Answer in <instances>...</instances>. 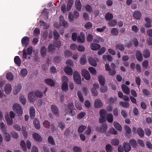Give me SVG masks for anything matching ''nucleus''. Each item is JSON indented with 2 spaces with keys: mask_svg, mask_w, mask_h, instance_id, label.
<instances>
[{
  "mask_svg": "<svg viewBox=\"0 0 152 152\" xmlns=\"http://www.w3.org/2000/svg\"><path fill=\"white\" fill-rule=\"evenodd\" d=\"M74 107L73 104H69L66 108L65 111L66 113L71 116H74L75 114L74 111H73Z\"/></svg>",
  "mask_w": 152,
  "mask_h": 152,
  "instance_id": "nucleus-1",
  "label": "nucleus"
},
{
  "mask_svg": "<svg viewBox=\"0 0 152 152\" xmlns=\"http://www.w3.org/2000/svg\"><path fill=\"white\" fill-rule=\"evenodd\" d=\"M107 113L106 111L104 109H101L99 111L100 117L99 121L100 123H102L106 121L105 115Z\"/></svg>",
  "mask_w": 152,
  "mask_h": 152,
  "instance_id": "nucleus-2",
  "label": "nucleus"
},
{
  "mask_svg": "<svg viewBox=\"0 0 152 152\" xmlns=\"http://www.w3.org/2000/svg\"><path fill=\"white\" fill-rule=\"evenodd\" d=\"M74 79L75 82L77 84H80L81 81L80 74L77 71L74 72L73 74Z\"/></svg>",
  "mask_w": 152,
  "mask_h": 152,
  "instance_id": "nucleus-3",
  "label": "nucleus"
},
{
  "mask_svg": "<svg viewBox=\"0 0 152 152\" xmlns=\"http://www.w3.org/2000/svg\"><path fill=\"white\" fill-rule=\"evenodd\" d=\"M81 74L82 76L87 80H90L91 77L88 71L85 69H83L81 71Z\"/></svg>",
  "mask_w": 152,
  "mask_h": 152,
  "instance_id": "nucleus-4",
  "label": "nucleus"
},
{
  "mask_svg": "<svg viewBox=\"0 0 152 152\" xmlns=\"http://www.w3.org/2000/svg\"><path fill=\"white\" fill-rule=\"evenodd\" d=\"M32 51L33 48L31 46H30L28 48L27 51L24 50H23V57L24 58H26V54L30 55L32 53Z\"/></svg>",
  "mask_w": 152,
  "mask_h": 152,
  "instance_id": "nucleus-5",
  "label": "nucleus"
},
{
  "mask_svg": "<svg viewBox=\"0 0 152 152\" xmlns=\"http://www.w3.org/2000/svg\"><path fill=\"white\" fill-rule=\"evenodd\" d=\"M99 85L97 83H94L93 84V87L91 89V91L94 96H96L98 95L97 89H98Z\"/></svg>",
  "mask_w": 152,
  "mask_h": 152,
  "instance_id": "nucleus-6",
  "label": "nucleus"
},
{
  "mask_svg": "<svg viewBox=\"0 0 152 152\" xmlns=\"http://www.w3.org/2000/svg\"><path fill=\"white\" fill-rule=\"evenodd\" d=\"M91 49L94 50H97L101 47V45L98 44L91 43L90 45Z\"/></svg>",
  "mask_w": 152,
  "mask_h": 152,
  "instance_id": "nucleus-7",
  "label": "nucleus"
},
{
  "mask_svg": "<svg viewBox=\"0 0 152 152\" xmlns=\"http://www.w3.org/2000/svg\"><path fill=\"white\" fill-rule=\"evenodd\" d=\"M45 83L47 85L51 86H55V83L52 79L50 78L46 79L45 80Z\"/></svg>",
  "mask_w": 152,
  "mask_h": 152,
  "instance_id": "nucleus-8",
  "label": "nucleus"
},
{
  "mask_svg": "<svg viewBox=\"0 0 152 152\" xmlns=\"http://www.w3.org/2000/svg\"><path fill=\"white\" fill-rule=\"evenodd\" d=\"M29 39L28 37H23L21 40V43L22 45L25 46H26L29 43Z\"/></svg>",
  "mask_w": 152,
  "mask_h": 152,
  "instance_id": "nucleus-9",
  "label": "nucleus"
},
{
  "mask_svg": "<svg viewBox=\"0 0 152 152\" xmlns=\"http://www.w3.org/2000/svg\"><path fill=\"white\" fill-rule=\"evenodd\" d=\"M136 55L137 60L139 61H141L142 60L143 57L141 51L139 50H137Z\"/></svg>",
  "mask_w": 152,
  "mask_h": 152,
  "instance_id": "nucleus-10",
  "label": "nucleus"
},
{
  "mask_svg": "<svg viewBox=\"0 0 152 152\" xmlns=\"http://www.w3.org/2000/svg\"><path fill=\"white\" fill-rule=\"evenodd\" d=\"M103 105V104L101 101L99 99H96L94 103V106L96 108H99L101 107Z\"/></svg>",
  "mask_w": 152,
  "mask_h": 152,
  "instance_id": "nucleus-11",
  "label": "nucleus"
},
{
  "mask_svg": "<svg viewBox=\"0 0 152 152\" xmlns=\"http://www.w3.org/2000/svg\"><path fill=\"white\" fill-rule=\"evenodd\" d=\"M5 92L7 94H8L10 93L12 89L11 85L10 84H7L4 88Z\"/></svg>",
  "mask_w": 152,
  "mask_h": 152,
  "instance_id": "nucleus-12",
  "label": "nucleus"
},
{
  "mask_svg": "<svg viewBox=\"0 0 152 152\" xmlns=\"http://www.w3.org/2000/svg\"><path fill=\"white\" fill-rule=\"evenodd\" d=\"M51 109L52 112L56 116H58L59 114V111L57 107L55 105H53L51 107Z\"/></svg>",
  "mask_w": 152,
  "mask_h": 152,
  "instance_id": "nucleus-13",
  "label": "nucleus"
},
{
  "mask_svg": "<svg viewBox=\"0 0 152 152\" xmlns=\"http://www.w3.org/2000/svg\"><path fill=\"white\" fill-rule=\"evenodd\" d=\"M34 126L36 129H39L40 128L39 121L37 119H35L33 121Z\"/></svg>",
  "mask_w": 152,
  "mask_h": 152,
  "instance_id": "nucleus-14",
  "label": "nucleus"
},
{
  "mask_svg": "<svg viewBox=\"0 0 152 152\" xmlns=\"http://www.w3.org/2000/svg\"><path fill=\"white\" fill-rule=\"evenodd\" d=\"M29 114L31 118L33 119L35 115V111L34 107H32L30 108Z\"/></svg>",
  "mask_w": 152,
  "mask_h": 152,
  "instance_id": "nucleus-15",
  "label": "nucleus"
},
{
  "mask_svg": "<svg viewBox=\"0 0 152 152\" xmlns=\"http://www.w3.org/2000/svg\"><path fill=\"white\" fill-rule=\"evenodd\" d=\"M77 40L78 42L82 43L84 42L85 41V36L83 33H81L80 36H79L77 38Z\"/></svg>",
  "mask_w": 152,
  "mask_h": 152,
  "instance_id": "nucleus-16",
  "label": "nucleus"
},
{
  "mask_svg": "<svg viewBox=\"0 0 152 152\" xmlns=\"http://www.w3.org/2000/svg\"><path fill=\"white\" fill-rule=\"evenodd\" d=\"M60 23L61 25L64 26H66L68 25V23L64 20V18L62 16H61L59 18Z\"/></svg>",
  "mask_w": 152,
  "mask_h": 152,
  "instance_id": "nucleus-17",
  "label": "nucleus"
},
{
  "mask_svg": "<svg viewBox=\"0 0 152 152\" xmlns=\"http://www.w3.org/2000/svg\"><path fill=\"white\" fill-rule=\"evenodd\" d=\"M64 71L68 75H72V68L70 67H65L64 69Z\"/></svg>",
  "mask_w": 152,
  "mask_h": 152,
  "instance_id": "nucleus-18",
  "label": "nucleus"
},
{
  "mask_svg": "<svg viewBox=\"0 0 152 152\" xmlns=\"http://www.w3.org/2000/svg\"><path fill=\"white\" fill-rule=\"evenodd\" d=\"M122 88L124 92L127 94H128L130 93V89L125 85L122 86Z\"/></svg>",
  "mask_w": 152,
  "mask_h": 152,
  "instance_id": "nucleus-19",
  "label": "nucleus"
},
{
  "mask_svg": "<svg viewBox=\"0 0 152 152\" xmlns=\"http://www.w3.org/2000/svg\"><path fill=\"white\" fill-rule=\"evenodd\" d=\"M123 147L125 152L129 151L131 149V146L128 143H124L123 145Z\"/></svg>",
  "mask_w": 152,
  "mask_h": 152,
  "instance_id": "nucleus-20",
  "label": "nucleus"
},
{
  "mask_svg": "<svg viewBox=\"0 0 152 152\" xmlns=\"http://www.w3.org/2000/svg\"><path fill=\"white\" fill-rule=\"evenodd\" d=\"M113 124L114 127L117 130L119 131H121L122 130V126L117 121H114Z\"/></svg>",
  "mask_w": 152,
  "mask_h": 152,
  "instance_id": "nucleus-21",
  "label": "nucleus"
},
{
  "mask_svg": "<svg viewBox=\"0 0 152 152\" xmlns=\"http://www.w3.org/2000/svg\"><path fill=\"white\" fill-rule=\"evenodd\" d=\"M150 51L148 49L144 50L143 51V56L145 58H147L150 57Z\"/></svg>",
  "mask_w": 152,
  "mask_h": 152,
  "instance_id": "nucleus-22",
  "label": "nucleus"
},
{
  "mask_svg": "<svg viewBox=\"0 0 152 152\" xmlns=\"http://www.w3.org/2000/svg\"><path fill=\"white\" fill-rule=\"evenodd\" d=\"M33 138L37 141H40L41 138L39 134L37 133H34L32 134Z\"/></svg>",
  "mask_w": 152,
  "mask_h": 152,
  "instance_id": "nucleus-23",
  "label": "nucleus"
},
{
  "mask_svg": "<svg viewBox=\"0 0 152 152\" xmlns=\"http://www.w3.org/2000/svg\"><path fill=\"white\" fill-rule=\"evenodd\" d=\"M88 61L90 64L91 66L94 67L96 66V62L93 58L92 57H90Z\"/></svg>",
  "mask_w": 152,
  "mask_h": 152,
  "instance_id": "nucleus-24",
  "label": "nucleus"
},
{
  "mask_svg": "<svg viewBox=\"0 0 152 152\" xmlns=\"http://www.w3.org/2000/svg\"><path fill=\"white\" fill-rule=\"evenodd\" d=\"M99 82L100 85L104 86L105 84V79L103 76H99L98 77Z\"/></svg>",
  "mask_w": 152,
  "mask_h": 152,
  "instance_id": "nucleus-25",
  "label": "nucleus"
},
{
  "mask_svg": "<svg viewBox=\"0 0 152 152\" xmlns=\"http://www.w3.org/2000/svg\"><path fill=\"white\" fill-rule=\"evenodd\" d=\"M107 128V126L106 124H104L102 125L100 128V131L102 133L105 132Z\"/></svg>",
  "mask_w": 152,
  "mask_h": 152,
  "instance_id": "nucleus-26",
  "label": "nucleus"
},
{
  "mask_svg": "<svg viewBox=\"0 0 152 152\" xmlns=\"http://www.w3.org/2000/svg\"><path fill=\"white\" fill-rule=\"evenodd\" d=\"M133 16L137 19H140L141 16V13L139 11H136L134 12Z\"/></svg>",
  "mask_w": 152,
  "mask_h": 152,
  "instance_id": "nucleus-27",
  "label": "nucleus"
},
{
  "mask_svg": "<svg viewBox=\"0 0 152 152\" xmlns=\"http://www.w3.org/2000/svg\"><path fill=\"white\" fill-rule=\"evenodd\" d=\"M5 118L7 124L9 125H12L13 123L12 119L10 118L8 115H6Z\"/></svg>",
  "mask_w": 152,
  "mask_h": 152,
  "instance_id": "nucleus-28",
  "label": "nucleus"
},
{
  "mask_svg": "<svg viewBox=\"0 0 152 152\" xmlns=\"http://www.w3.org/2000/svg\"><path fill=\"white\" fill-rule=\"evenodd\" d=\"M102 58L104 61L107 60L108 61H111L112 60V56L109 55H104L102 56Z\"/></svg>",
  "mask_w": 152,
  "mask_h": 152,
  "instance_id": "nucleus-29",
  "label": "nucleus"
},
{
  "mask_svg": "<svg viewBox=\"0 0 152 152\" xmlns=\"http://www.w3.org/2000/svg\"><path fill=\"white\" fill-rule=\"evenodd\" d=\"M13 110L17 113H19V104L15 103L14 104L13 107Z\"/></svg>",
  "mask_w": 152,
  "mask_h": 152,
  "instance_id": "nucleus-30",
  "label": "nucleus"
},
{
  "mask_svg": "<svg viewBox=\"0 0 152 152\" xmlns=\"http://www.w3.org/2000/svg\"><path fill=\"white\" fill-rule=\"evenodd\" d=\"M75 6L77 9L79 11L81 10V5L79 0H76L75 1Z\"/></svg>",
  "mask_w": 152,
  "mask_h": 152,
  "instance_id": "nucleus-31",
  "label": "nucleus"
},
{
  "mask_svg": "<svg viewBox=\"0 0 152 152\" xmlns=\"http://www.w3.org/2000/svg\"><path fill=\"white\" fill-rule=\"evenodd\" d=\"M107 121L109 123H111L113 121V115L112 114L109 113L107 116Z\"/></svg>",
  "mask_w": 152,
  "mask_h": 152,
  "instance_id": "nucleus-32",
  "label": "nucleus"
},
{
  "mask_svg": "<svg viewBox=\"0 0 152 152\" xmlns=\"http://www.w3.org/2000/svg\"><path fill=\"white\" fill-rule=\"evenodd\" d=\"M34 94L33 92H30L28 94V100L31 101H32L35 98Z\"/></svg>",
  "mask_w": 152,
  "mask_h": 152,
  "instance_id": "nucleus-33",
  "label": "nucleus"
},
{
  "mask_svg": "<svg viewBox=\"0 0 152 152\" xmlns=\"http://www.w3.org/2000/svg\"><path fill=\"white\" fill-rule=\"evenodd\" d=\"M93 41L94 42L99 43L104 42V39L101 37H97L94 39Z\"/></svg>",
  "mask_w": 152,
  "mask_h": 152,
  "instance_id": "nucleus-34",
  "label": "nucleus"
},
{
  "mask_svg": "<svg viewBox=\"0 0 152 152\" xmlns=\"http://www.w3.org/2000/svg\"><path fill=\"white\" fill-rule=\"evenodd\" d=\"M88 69L89 72L92 74L95 75H96L97 72L96 69L92 67H90L88 68Z\"/></svg>",
  "mask_w": 152,
  "mask_h": 152,
  "instance_id": "nucleus-35",
  "label": "nucleus"
},
{
  "mask_svg": "<svg viewBox=\"0 0 152 152\" xmlns=\"http://www.w3.org/2000/svg\"><path fill=\"white\" fill-rule=\"evenodd\" d=\"M61 89L63 91H66L68 90V87L67 83H62Z\"/></svg>",
  "mask_w": 152,
  "mask_h": 152,
  "instance_id": "nucleus-36",
  "label": "nucleus"
},
{
  "mask_svg": "<svg viewBox=\"0 0 152 152\" xmlns=\"http://www.w3.org/2000/svg\"><path fill=\"white\" fill-rule=\"evenodd\" d=\"M6 77L7 80L11 81L12 80L13 78V75L11 72L8 73L6 75Z\"/></svg>",
  "mask_w": 152,
  "mask_h": 152,
  "instance_id": "nucleus-37",
  "label": "nucleus"
},
{
  "mask_svg": "<svg viewBox=\"0 0 152 152\" xmlns=\"http://www.w3.org/2000/svg\"><path fill=\"white\" fill-rule=\"evenodd\" d=\"M105 150L107 152H112L113 148L111 145L107 144L105 146Z\"/></svg>",
  "mask_w": 152,
  "mask_h": 152,
  "instance_id": "nucleus-38",
  "label": "nucleus"
},
{
  "mask_svg": "<svg viewBox=\"0 0 152 152\" xmlns=\"http://www.w3.org/2000/svg\"><path fill=\"white\" fill-rule=\"evenodd\" d=\"M117 23V20H113L110 21L108 24L110 26L113 27L116 26Z\"/></svg>",
  "mask_w": 152,
  "mask_h": 152,
  "instance_id": "nucleus-39",
  "label": "nucleus"
},
{
  "mask_svg": "<svg viewBox=\"0 0 152 152\" xmlns=\"http://www.w3.org/2000/svg\"><path fill=\"white\" fill-rule=\"evenodd\" d=\"M116 49H119L120 50L122 51L124 50V46L121 44H119L116 45L115 46Z\"/></svg>",
  "mask_w": 152,
  "mask_h": 152,
  "instance_id": "nucleus-40",
  "label": "nucleus"
},
{
  "mask_svg": "<svg viewBox=\"0 0 152 152\" xmlns=\"http://www.w3.org/2000/svg\"><path fill=\"white\" fill-rule=\"evenodd\" d=\"M4 134L5 137V140L7 142L9 141L10 140L11 138L10 135L6 132H4Z\"/></svg>",
  "mask_w": 152,
  "mask_h": 152,
  "instance_id": "nucleus-41",
  "label": "nucleus"
},
{
  "mask_svg": "<svg viewBox=\"0 0 152 152\" xmlns=\"http://www.w3.org/2000/svg\"><path fill=\"white\" fill-rule=\"evenodd\" d=\"M77 95L80 102H83L84 99L81 92L78 91L77 93Z\"/></svg>",
  "mask_w": 152,
  "mask_h": 152,
  "instance_id": "nucleus-42",
  "label": "nucleus"
},
{
  "mask_svg": "<svg viewBox=\"0 0 152 152\" xmlns=\"http://www.w3.org/2000/svg\"><path fill=\"white\" fill-rule=\"evenodd\" d=\"M111 33L113 35H116L118 34L119 31L118 29L116 28H113L111 30Z\"/></svg>",
  "mask_w": 152,
  "mask_h": 152,
  "instance_id": "nucleus-43",
  "label": "nucleus"
},
{
  "mask_svg": "<svg viewBox=\"0 0 152 152\" xmlns=\"http://www.w3.org/2000/svg\"><path fill=\"white\" fill-rule=\"evenodd\" d=\"M119 104L120 105L125 107H128L129 106V104L128 102L123 101L120 102L119 103Z\"/></svg>",
  "mask_w": 152,
  "mask_h": 152,
  "instance_id": "nucleus-44",
  "label": "nucleus"
},
{
  "mask_svg": "<svg viewBox=\"0 0 152 152\" xmlns=\"http://www.w3.org/2000/svg\"><path fill=\"white\" fill-rule=\"evenodd\" d=\"M0 126L1 128V130L2 132H5L6 130V127L5 126V124L2 122L0 123Z\"/></svg>",
  "mask_w": 152,
  "mask_h": 152,
  "instance_id": "nucleus-45",
  "label": "nucleus"
},
{
  "mask_svg": "<svg viewBox=\"0 0 152 152\" xmlns=\"http://www.w3.org/2000/svg\"><path fill=\"white\" fill-rule=\"evenodd\" d=\"M48 142L49 143L54 145L55 144V142L52 136H49L48 139Z\"/></svg>",
  "mask_w": 152,
  "mask_h": 152,
  "instance_id": "nucleus-46",
  "label": "nucleus"
},
{
  "mask_svg": "<svg viewBox=\"0 0 152 152\" xmlns=\"http://www.w3.org/2000/svg\"><path fill=\"white\" fill-rule=\"evenodd\" d=\"M106 48L104 47H102L98 52V55H101L103 54L105 51Z\"/></svg>",
  "mask_w": 152,
  "mask_h": 152,
  "instance_id": "nucleus-47",
  "label": "nucleus"
},
{
  "mask_svg": "<svg viewBox=\"0 0 152 152\" xmlns=\"http://www.w3.org/2000/svg\"><path fill=\"white\" fill-rule=\"evenodd\" d=\"M86 62V57L84 55L83 56L80 61V64L82 65L84 64Z\"/></svg>",
  "mask_w": 152,
  "mask_h": 152,
  "instance_id": "nucleus-48",
  "label": "nucleus"
},
{
  "mask_svg": "<svg viewBox=\"0 0 152 152\" xmlns=\"http://www.w3.org/2000/svg\"><path fill=\"white\" fill-rule=\"evenodd\" d=\"M92 24L90 22H89L86 23L85 25V28L88 30H89L92 27Z\"/></svg>",
  "mask_w": 152,
  "mask_h": 152,
  "instance_id": "nucleus-49",
  "label": "nucleus"
},
{
  "mask_svg": "<svg viewBox=\"0 0 152 152\" xmlns=\"http://www.w3.org/2000/svg\"><path fill=\"white\" fill-rule=\"evenodd\" d=\"M119 143V141L118 139H113L111 142L112 145L115 146L118 145Z\"/></svg>",
  "mask_w": 152,
  "mask_h": 152,
  "instance_id": "nucleus-50",
  "label": "nucleus"
},
{
  "mask_svg": "<svg viewBox=\"0 0 152 152\" xmlns=\"http://www.w3.org/2000/svg\"><path fill=\"white\" fill-rule=\"evenodd\" d=\"M40 25L42 26H43V27L44 28H47L49 27V25H47L43 21H41L39 23Z\"/></svg>",
  "mask_w": 152,
  "mask_h": 152,
  "instance_id": "nucleus-51",
  "label": "nucleus"
},
{
  "mask_svg": "<svg viewBox=\"0 0 152 152\" xmlns=\"http://www.w3.org/2000/svg\"><path fill=\"white\" fill-rule=\"evenodd\" d=\"M27 71L26 69H23L21 70L20 74L22 76H25L27 75Z\"/></svg>",
  "mask_w": 152,
  "mask_h": 152,
  "instance_id": "nucleus-52",
  "label": "nucleus"
},
{
  "mask_svg": "<svg viewBox=\"0 0 152 152\" xmlns=\"http://www.w3.org/2000/svg\"><path fill=\"white\" fill-rule=\"evenodd\" d=\"M113 15L110 13H107L106 14L105 16V18L107 20H109L113 18Z\"/></svg>",
  "mask_w": 152,
  "mask_h": 152,
  "instance_id": "nucleus-53",
  "label": "nucleus"
},
{
  "mask_svg": "<svg viewBox=\"0 0 152 152\" xmlns=\"http://www.w3.org/2000/svg\"><path fill=\"white\" fill-rule=\"evenodd\" d=\"M138 133L139 135L141 137H143L144 135V131L143 129L140 128L138 129Z\"/></svg>",
  "mask_w": 152,
  "mask_h": 152,
  "instance_id": "nucleus-54",
  "label": "nucleus"
},
{
  "mask_svg": "<svg viewBox=\"0 0 152 152\" xmlns=\"http://www.w3.org/2000/svg\"><path fill=\"white\" fill-rule=\"evenodd\" d=\"M35 95L38 97H42L43 96V94L42 92L38 91H36L34 93Z\"/></svg>",
  "mask_w": 152,
  "mask_h": 152,
  "instance_id": "nucleus-55",
  "label": "nucleus"
},
{
  "mask_svg": "<svg viewBox=\"0 0 152 152\" xmlns=\"http://www.w3.org/2000/svg\"><path fill=\"white\" fill-rule=\"evenodd\" d=\"M100 90L101 92L104 93L107 92V88L106 86H102L100 87Z\"/></svg>",
  "mask_w": 152,
  "mask_h": 152,
  "instance_id": "nucleus-56",
  "label": "nucleus"
},
{
  "mask_svg": "<svg viewBox=\"0 0 152 152\" xmlns=\"http://www.w3.org/2000/svg\"><path fill=\"white\" fill-rule=\"evenodd\" d=\"M20 101L23 105L25 104L26 102V99L23 96H20Z\"/></svg>",
  "mask_w": 152,
  "mask_h": 152,
  "instance_id": "nucleus-57",
  "label": "nucleus"
},
{
  "mask_svg": "<svg viewBox=\"0 0 152 152\" xmlns=\"http://www.w3.org/2000/svg\"><path fill=\"white\" fill-rule=\"evenodd\" d=\"M86 127L84 126H81L79 127L78 131L79 133L82 132L86 129Z\"/></svg>",
  "mask_w": 152,
  "mask_h": 152,
  "instance_id": "nucleus-58",
  "label": "nucleus"
},
{
  "mask_svg": "<svg viewBox=\"0 0 152 152\" xmlns=\"http://www.w3.org/2000/svg\"><path fill=\"white\" fill-rule=\"evenodd\" d=\"M40 52L42 55L43 56H45L46 52V48L44 47H42L41 48Z\"/></svg>",
  "mask_w": 152,
  "mask_h": 152,
  "instance_id": "nucleus-59",
  "label": "nucleus"
},
{
  "mask_svg": "<svg viewBox=\"0 0 152 152\" xmlns=\"http://www.w3.org/2000/svg\"><path fill=\"white\" fill-rule=\"evenodd\" d=\"M85 107L87 108H89L91 106V104L90 101L88 100H86L84 103Z\"/></svg>",
  "mask_w": 152,
  "mask_h": 152,
  "instance_id": "nucleus-60",
  "label": "nucleus"
},
{
  "mask_svg": "<svg viewBox=\"0 0 152 152\" xmlns=\"http://www.w3.org/2000/svg\"><path fill=\"white\" fill-rule=\"evenodd\" d=\"M73 152H81V148L75 146L73 148Z\"/></svg>",
  "mask_w": 152,
  "mask_h": 152,
  "instance_id": "nucleus-61",
  "label": "nucleus"
},
{
  "mask_svg": "<svg viewBox=\"0 0 152 152\" xmlns=\"http://www.w3.org/2000/svg\"><path fill=\"white\" fill-rule=\"evenodd\" d=\"M75 105L76 107L78 110H81L82 109V107L81 105L79 102H75Z\"/></svg>",
  "mask_w": 152,
  "mask_h": 152,
  "instance_id": "nucleus-62",
  "label": "nucleus"
},
{
  "mask_svg": "<svg viewBox=\"0 0 152 152\" xmlns=\"http://www.w3.org/2000/svg\"><path fill=\"white\" fill-rule=\"evenodd\" d=\"M20 146L23 150L25 151L27 149L26 146L25 142L24 141L22 140L21 141Z\"/></svg>",
  "mask_w": 152,
  "mask_h": 152,
  "instance_id": "nucleus-63",
  "label": "nucleus"
},
{
  "mask_svg": "<svg viewBox=\"0 0 152 152\" xmlns=\"http://www.w3.org/2000/svg\"><path fill=\"white\" fill-rule=\"evenodd\" d=\"M43 125L45 127L49 128L50 126V123L48 121H45L43 123Z\"/></svg>",
  "mask_w": 152,
  "mask_h": 152,
  "instance_id": "nucleus-64",
  "label": "nucleus"
}]
</instances>
